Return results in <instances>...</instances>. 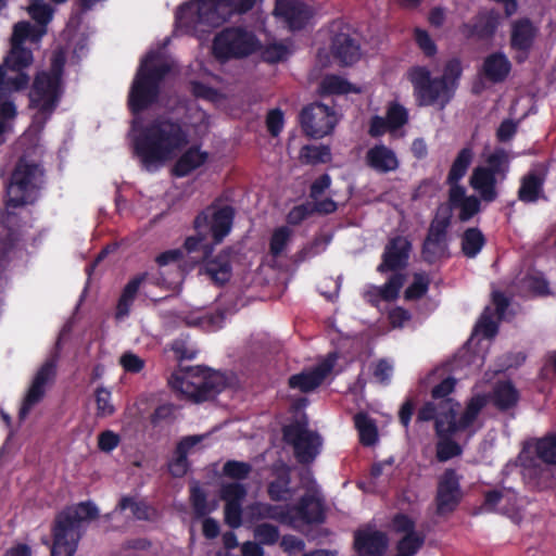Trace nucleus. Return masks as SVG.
<instances>
[{
  "instance_id": "obj_58",
  "label": "nucleus",
  "mask_w": 556,
  "mask_h": 556,
  "mask_svg": "<svg viewBox=\"0 0 556 556\" xmlns=\"http://www.w3.org/2000/svg\"><path fill=\"white\" fill-rule=\"evenodd\" d=\"M414 38L425 56L433 58L437 54L438 47L427 30L416 28L414 31Z\"/></svg>"
},
{
  "instance_id": "obj_29",
  "label": "nucleus",
  "mask_w": 556,
  "mask_h": 556,
  "mask_svg": "<svg viewBox=\"0 0 556 556\" xmlns=\"http://www.w3.org/2000/svg\"><path fill=\"white\" fill-rule=\"evenodd\" d=\"M202 441L201 435L184 437L175 447V457L168 463V472L174 478L184 477L190 467L189 451Z\"/></svg>"
},
{
  "instance_id": "obj_31",
  "label": "nucleus",
  "mask_w": 556,
  "mask_h": 556,
  "mask_svg": "<svg viewBox=\"0 0 556 556\" xmlns=\"http://www.w3.org/2000/svg\"><path fill=\"white\" fill-rule=\"evenodd\" d=\"M421 257L429 265L448 257L447 236L427 231L426 238L421 244Z\"/></svg>"
},
{
  "instance_id": "obj_22",
  "label": "nucleus",
  "mask_w": 556,
  "mask_h": 556,
  "mask_svg": "<svg viewBox=\"0 0 556 556\" xmlns=\"http://www.w3.org/2000/svg\"><path fill=\"white\" fill-rule=\"evenodd\" d=\"M353 546L359 556H382L388 547V538L381 531L357 530Z\"/></svg>"
},
{
  "instance_id": "obj_61",
  "label": "nucleus",
  "mask_w": 556,
  "mask_h": 556,
  "mask_svg": "<svg viewBox=\"0 0 556 556\" xmlns=\"http://www.w3.org/2000/svg\"><path fill=\"white\" fill-rule=\"evenodd\" d=\"M97 415L111 416L115 409L111 404V392L105 388H98L96 391Z\"/></svg>"
},
{
  "instance_id": "obj_16",
  "label": "nucleus",
  "mask_w": 556,
  "mask_h": 556,
  "mask_svg": "<svg viewBox=\"0 0 556 556\" xmlns=\"http://www.w3.org/2000/svg\"><path fill=\"white\" fill-rule=\"evenodd\" d=\"M292 528L298 523L312 526L320 525L326 520V506L324 498L317 491L305 492L299 501L290 506Z\"/></svg>"
},
{
  "instance_id": "obj_8",
  "label": "nucleus",
  "mask_w": 556,
  "mask_h": 556,
  "mask_svg": "<svg viewBox=\"0 0 556 556\" xmlns=\"http://www.w3.org/2000/svg\"><path fill=\"white\" fill-rule=\"evenodd\" d=\"M328 58L340 67H350L362 58V45L356 29L342 18L328 25Z\"/></svg>"
},
{
  "instance_id": "obj_43",
  "label": "nucleus",
  "mask_w": 556,
  "mask_h": 556,
  "mask_svg": "<svg viewBox=\"0 0 556 556\" xmlns=\"http://www.w3.org/2000/svg\"><path fill=\"white\" fill-rule=\"evenodd\" d=\"M355 426L358 430L359 442L364 446H372L378 441V429L376 424L364 414L355 416Z\"/></svg>"
},
{
  "instance_id": "obj_54",
  "label": "nucleus",
  "mask_w": 556,
  "mask_h": 556,
  "mask_svg": "<svg viewBox=\"0 0 556 556\" xmlns=\"http://www.w3.org/2000/svg\"><path fill=\"white\" fill-rule=\"evenodd\" d=\"M429 279L424 274H415L413 282L406 288L404 296L406 300H419L429 289Z\"/></svg>"
},
{
  "instance_id": "obj_48",
  "label": "nucleus",
  "mask_w": 556,
  "mask_h": 556,
  "mask_svg": "<svg viewBox=\"0 0 556 556\" xmlns=\"http://www.w3.org/2000/svg\"><path fill=\"white\" fill-rule=\"evenodd\" d=\"M29 16L43 29L53 18V9L42 0H33L28 9Z\"/></svg>"
},
{
  "instance_id": "obj_51",
  "label": "nucleus",
  "mask_w": 556,
  "mask_h": 556,
  "mask_svg": "<svg viewBox=\"0 0 556 556\" xmlns=\"http://www.w3.org/2000/svg\"><path fill=\"white\" fill-rule=\"evenodd\" d=\"M290 236L291 230L287 226H281L274 230L269 240V253L274 257L281 255L290 240Z\"/></svg>"
},
{
  "instance_id": "obj_7",
  "label": "nucleus",
  "mask_w": 556,
  "mask_h": 556,
  "mask_svg": "<svg viewBox=\"0 0 556 556\" xmlns=\"http://www.w3.org/2000/svg\"><path fill=\"white\" fill-rule=\"evenodd\" d=\"M45 169L41 165L18 159L8 185L7 206L12 208L34 204L45 182Z\"/></svg>"
},
{
  "instance_id": "obj_62",
  "label": "nucleus",
  "mask_w": 556,
  "mask_h": 556,
  "mask_svg": "<svg viewBox=\"0 0 556 556\" xmlns=\"http://www.w3.org/2000/svg\"><path fill=\"white\" fill-rule=\"evenodd\" d=\"M225 522L232 529L242 525V504L226 503L224 507Z\"/></svg>"
},
{
  "instance_id": "obj_30",
  "label": "nucleus",
  "mask_w": 556,
  "mask_h": 556,
  "mask_svg": "<svg viewBox=\"0 0 556 556\" xmlns=\"http://www.w3.org/2000/svg\"><path fill=\"white\" fill-rule=\"evenodd\" d=\"M511 71V63L503 52L489 54L482 64L483 76L493 84L503 83Z\"/></svg>"
},
{
  "instance_id": "obj_21",
  "label": "nucleus",
  "mask_w": 556,
  "mask_h": 556,
  "mask_svg": "<svg viewBox=\"0 0 556 556\" xmlns=\"http://www.w3.org/2000/svg\"><path fill=\"white\" fill-rule=\"evenodd\" d=\"M336 356L328 357L309 370H304L292 375L288 384L291 389H298L303 393H308L317 389L332 371Z\"/></svg>"
},
{
  "instance_id": "obj_37",
  "label": "nucleus",
  "mask_w": 556,
  "mask_h": 556,
  "mask_svg": "<svg viewBox=\"0 0 556 556\" xmlns=\"http://www.w3.org/2000/svg\"><path fill=\"white\" fill-rule=\"evenodd\" d=\"M291 475L287 467L275 470V479L267 484V495L273 502H285L292 494Z\"/></svg>"
},
{
  "instance_id": "obj_11",
  "label": "nucleus",
  "mask_w": 556,
  "mask_h": 556,
  "mask_svg": "<svg viewBox=\"0 0 556 556\" xmlns=\"http://www.w3.org/2000/svg\"><path fill=\"white\" fill-rule=\"evenodd\" d=\"M255 3L256 0H198L195 5L186 3L179 7L177 18H182V14L195 9L192 22L217 27L226 21L218 12L220 7L228 8L232 13L245 14Z\"/></svg>"
},
{
  "instance_id": "obj_2",
  "label": "nucleus",
  "mask_w": 556,
  "mask_h": 556,
  "mask_svg": "<svg viewBox=\"0 0 556 556\" xmlns=\"http://www.w3.org/2000/svg\"><path fill=\"white\" fill-rule=\"evenodd\" d=\"M463 75L458 58L448 60L442 75L433 77L425 65H414L407 71V79L413 86V96L419 106H438L443 110L455 97Z\"/></svg>"
},
{
  "instance_id": "obj_44",
  "label": "nucleus",
  "mask_w": 556,
  "mask_h": 556,
  "mask_svg": "<svg viewBox=\"0 0 556 556\" xmlns=\"http://www.w3.org/2000/svg\"><path fill=\"white\" fill-rule=\"evenodd\" d=\"M535 453L543 463L556 465V432L539 439Z\"/></svg>"
},
{
  "instance_id": "obj_38",
  "label": "nucleus",
  "mask_w": 556,
  "mask_h": 556,
  "mask_svg": "<svg viewBox=\"0 0 556 556\" xmlns=\"http://www.w3.org/2000/svg\"><path fill=\"white\" fill-rule=\"evenodd\" d=\"M473 160V151L470 147L463 148L453 161L446 177L450 188L462 187L459 181L465 177Z\"/></svg>"
},
{
  "instance_id": "obj_64",
  "label": "nucleus",
  "mask_w": 556,
  "mask_h": 556,
  "mask_svg": "<svg viewBox=\"0 0 556 556\" xmlns=\"http://www.w3.org/2000/svg\"><path fill=\"white\" fill-rule=\"evenodd\" d=\"M121 443V437L112 430H104L98 435V448L103 453H111Z\"/></svg>"
},
{
  "instance_id": "obj_41",
  "label": "nucleus",
  "mask_w": 556,
  "mask_h": 556,
  "mask_svg": "<svg viewBox=\"0 0 556 556\" xmlns=\"http://www.w3.org/2000/svg\"><path fill=\"white\" fill-rule=\"evenodd\" d=\"M544 178L538 173L530 172L521 179L518 199L525 203L536 202L543 192Z\"/></svg>"
},
{
  "instance_id": "obj_4",
  "label": "nucleus",
  "mask_w": 556,
  "mask_h": 556,
  "mask_svg": "<svg viewBox=\"0 0 556 556\" xmlns=\"http://www.w3.org/2000/svg\"><path fill=\"white\" fill-rule=\"evenodd\" d=\"M156 55L151 52L141 61L132 79L127 105L134 116L140 115L146 110L157 103L161 93V84L170 72L166 62L154 64Z\"/></svg>"
},
{
  "instance_id": "obj_6",
  "label": "nucleus",
  "mask_w": 556,
  "mask_h": 556,
  "mask_svg": "<svg viewBox=\"0 0 556 556\" xmlns=\"http://www.w3.org/2000/svg\"><path fill=\"white\" fill-rule=\"evenodd\" d=\"M169 384L192 402L202 403L215 399L226 388V379L218 371L195 366L181 375L173 374Z\"/></svg>"
},
{
  "instance_id": "obj_10",
  "label": "nucleus",
  "mask_w": 556,
  "mask_h": 556,
  "mask_svg": "<svg viewBox=\"0 0 556 556\" xmlns=\"http://www.w3.org/2000/svg\"><path fill=\"white\" fill-rule=\"evenodd\" d=\"M485 166H477L470 177V186L479 192L481 199L491 203L494 202L498 192L496 190L497 176L503 180L509 170V157L507 152L497 148L486 160Z\"/></svg>"
},
{
  "instance_id": "obj_27",
  "label": "nucleus",
  "mask_w": 556,
  "mask_h": 556,
  "mask_svg": "<svg viewBox=\"0 0 556 556\" xmlns=\"http://www.w3.org/2000/svg\"><path fill=\"white\" fill-rule=\"evenodd\" d=\"M208 160V153L202 151L200 146H191L176 160L172 168V175L182 178L203 166Z\"/></svg>"
},
{
  "instance_id": "obj_13",
  "label": "nucleus",
  "mask_w": 556,
  "mask_h": 556,
  "mask_svg": "<svg viewBox=\"0 0 556 556\" xmlns=\"http://www.w3.org/2000/svg\"><path fill=\"white\" fill-rule=\"evenodd\" d=\"M235 217V210L230 205L216 206L214 204L202 210L193 220L197 232L211 233L215 243H220L230 232Z\"/></svg>"
},
{
  "instance_id": "obj_47",
  "label": "nucleus",
  "mask_w": 556,
  "mask_h": 556,
  "mask_svg": "<svg viewBox=\"0 0 556 556\" xmlns=\"http://www.w3.org/2000/svg\"><path fill=\"white\" fill-rule=\"evenodd\" d=\"M330 149L327 146H304L300 152L302 163L316 165L330 160Z\"/></svg>"
},
{
  "instance_id": "obj_3",
  "label": "nucleus",
  "mask_w": 556,
  "mask_h": 556,
  "mask_svg": "<svg viewBox=\"0 0 556 556\" xmlns=\"http://www.w3.org/2000/svg\"><path fill=\"white\" fill-rule=\"evenodd\" d=\"M99 516L92 502H80L56 514L51 532V556H74L80 540V525Z\"/></svg>"
},
{
  "instance_id": "obj_32",
  "label": "nucleus",
  "mask_w": 556,
  "mask_h": 556,
  "mask_svg": "<svg viewBox=\"0 0 556 556\" xmlns=\"http://www.w3.org/2000/svg\"><path fill=\"white\" fill-rule=\"evenodd\" d=\"M498 27V17L493 13L479 14L473 23L463 25L467 38L486 40L494 36Z\"/></svg>"
},
{
  "instance_id": "obj_35",
  "label": "nucleus",
  "mask_w": 556,
  "mask_h": 556,
  "mask_svg": "<svg viewBox=\"0 0 556 556\" xmlns=\"http://www.w3.org/2000/svg\"><path fill=\"white\" fill-rule=\"evenodd\" d=\"M486 245V237L478 227H468L460 235V252L467 258H476Z\"/></svg>"
},
{
  "instance_id": "obj_42",
  "label": "nucleus",
  "mask_w": 556,
  "mask_h": 556,
  "mask_svg": "<svg viewBox=\"0 0 556 556\" xmlns=\"http://www.w3.org/2000/svg\"><path fill=\"white\" fill-rule=\"evenodd\" d=\"M321 90L327 94L357 93L359 89L339 75H327L321 81Z\"/></svg>"
},
{
  "instance_id": "obj_49",
  "label": "nucleus",
  "mask_w": 556,
  "mask_h": 556,
  "mask_svg": "<svg viewBox=\"0 0 556 556\" xmlns=\"http://www.w3.org/2000/svg\"><path fill=\"white\" fill-rule=\"evenodd\" d=\"M253 535L261 545H275L280 538L279 528L273 523L262 522L254 527Z\"/></svg>"
},
{
  "instance_id": "obj_24",
  "label": "nucleus",
  "mask_w": 556,
  "mask_h": 556,
  "mask_svg": "<svg viewBox=\"0 0 556 556\" xmlns=\"http://www.w3.org/2000/svg\"><path fill=\"white\" fill-rule=\"evenodd\" d=\"M365 163L378 174L395 172L400 167L396 153L383 143L375 144L367 150Z\"/></svg>"
},
{
  "instance_id": "obj_33",
  "label": "nucleus",
  "mask_w": 556,
  "mask_h": 556,
  "mask_svg": "<svg viewBox=\"0 0 556 556\" xmlns=\"http://www.w3.org/2000/svg\"><path fill=\"white\" fill-rule=\"evenodd\" d=\"M116 509L121 511L130 509L132 517L140 521L154 522L160 518V513L154 506L143 500L137 501L134 496L129 495L121 497Z\"/></svg>"
},
{
  "instance_id": "obj_15",
  "label": "nucleus",
  "mask_w": 556,
  "mask_h": 556,
  "mask_svg": "<svg viewBox=\"0 0 556 556\" xmlns=\"http://www.w3.org/2000/svg\"><path fill=\"white\" fill-rule=\"evenodd\" d=\"M488 401L485 395L477 394L470 397L467 402L465 410L457 418L460 404L453 399L444 401L441 418L450 424V431H466L477 420L479 414L486 405Z\"/></svg>"
},
{
  "instance_id": "obj_1",
  "label": "nucleus",
  "mask_w": 556,
  "mask_h": 556,
  "mask_svg": "<svg viewBox=\"0 0 556 556\" xmlns=\"http://www.w3.org/2000/svg\"><path fill=\"white\" fill-rule=\"evenodd\" d=\"M131 130L134 155L141 167L150 173L172 161L189 143V129L181 117L160 114L143 123L134 118Z\"/></svg>"
},
{
  "instance_id": "obj_28",
  "label": "nucleus",
  "mask_w": 556,
  "mask_h": 556,
  "mask_svg": "<svg viewBox=\"0 0 556 556\" xmlns=\"http://www.w3.org/2000/svg\"><path fill=\"white\" fill-rule=\"evenodd\" d=\"M536 28L529 18L515 21L511 25L510 48L528 55L536 37Z\"/></svg>"
},
{
  "instance_id": "obj_9",
  "label": "nucleus",
  "mask_w": 556,
  "mask_h": 556,
  "mask_svg": "<svg viewBox=\"0 0 556 556\" xmlns=\"http://www.w3.org/2000/svg\"><path fill=\"white\" fill-rule=\"evenodd\" d=\"M260 42L256 36L242 27H226L212 42V54L220 63L242 59L254 53Z\"/></svg>"
},
{
  "instance_id": "obj_50",
  "label": "nucleus",
  "mask_w": 556,
  "mask_h": 556,
  "mask_svg": "<svg viewBox=\"0 0 556 556\" xmlns=\"http://www.w3.org/2000/svg\"><path fill=\"white\" fill-rule=\"evenodd\" d=\"M405 282V275L401 273L392 274L387 282L379 287V294L382 301L392 302L399 298L400 291Z\"/></svg>"
},
{
  "instance_id": "obj_34",
  "label": "nucleus",
  "mask_w": 556,
  "mask_h": 556,
  "mask_svg": "<svg viewBox=\"0 0 556 556\" xmlns=\"http://www.w3.org/2000/svg\"><path fill=\"white\" fill-rule=\"evenodd\" d=\"M148 277L147 273L139 274L131 278L123 288L119 299L116 305L115 317L117 319H123L127 317L130 313V308L134 304V301L138 294L140 286L143 281H146Z\"/></svg>"
},
{
  "instance_id": "obj_25",
  "label": "nucleus",
  "mask_w": 556,
  "mask_h": 556,
  "mask_svg": "<svg viewBox=\"0 0 556 556\" xmlns=\"http://www.w3.org/2000/svg\"><path fill=\"white\" fill-rule=\"evenodd\" d=\"M248 514L250 521L275 520L280 525L292 526L290 505L254 502L249 506Z\"/></svg>"
},
{
  "instance_id": "obj_20",
  "label": "nucleus",
  "mask_w": 556,
  "mask_h": 556,
  "mask_svg": "<svg viewBox=\"0 0 556 556\" xmlns=\"http://www.w3.org/2000/svg\"><path fill=\"white\" fill-rule=\"evenodd\" d=\"M410 251L412 242L406 237L396 236L391 238L384 248L382 261L377 270L379 273H397L406 268Z\"/></svg>"
},
{
  "instance_id": "obj_40",
  "label": "nucleus",
  "mask_w": 556,
  "mask_h": 556,
  "mask_svg": "<svg viewBox=\"0 0 556 556\" xmlns=\"http://www.w3.org/2000/svg\"><path fill=\"white\" fill-rule=\"evenodd\" d=\"M519 392L511 381L497 382L493 390V404L502 412H506L517 405Z\"/></svg>"
},
{
  "instance_id": "obj_60",
  "label": "nucleus",
  "mask_w": 556,
  "mask_h": 556,
  "mask_svg": "<svg viewBox=\"0 0 556 556\" xmlns=\"http://www.w3.org/2000/svg\"><path fill=\"white\" fill-rule=\"evenodd\" d=\"M289 53L288 47L283 43H271L263 50L262 58L267 63L276 64L287 60Z\"/></svg>"
},
{
  "instance_id": "obj_36",
  "label": "nucleus",
  "mask_w": 556,
  "mask_h": 556,
  "mask_svg": "<svg viewBox=\"0 0 556 556\" xmlns=\"http://www.w3.org/2000/svg\"><path fill=\"white\" fill-rule=\"evenodd\" d=\"M205 271L212 280L223 286L231 278L232 267L229 253L223 251L205 264Z\"/></svg>"
},
{
  "instance_id": "obj_52",
  "label": "nucleus",
  "mask_w": 556,
  "mask_h": 556,
  "mask_svg": "<svg viewBox=\"0 0 556 556\" xmlns=\"http://www.w3.org/2000/svg\"><path fill=\"white\" fill-rule=\"evenodd\" d=\"M190 502L198 518L205 517L212 511L207 504L206 493L198 485L190 489Z\"/></svg>"
},
{
  "instance_id": "obj_63",
  "label": "nucleus",
  "mask_w": 556,
  "mask_h": 556,
  "mask_svg": "<svg viewBox=\"0 0 556 556\" xmlns=\"http://www.w3.org/2000/svg\"><path fill=\"white\" fill-rule=\"evenodd\" d=\"M16 233L7 226H0V258H4L15 247Z\"/></svg>"
},
{
  "instance_id": "obj_23",
  "label": "nucleus",
  "mask_w": 556,
  "mask_h": 556,
  "mask_svg": "<svg viewBox=\"0 0 556 556\" xmlns=\"http://www.w3.org/2000/svg\"><path fill=\"white\" fill-rule=\"evenodd\" d=\"M480 198L476 195H466L465 187H454L448 190L450 211L458 208V219L462 223L469 222L481 211Z\"/></svg>"
},
{
  "instance_id": "obj_57",
  "label": "nucleus",
  "mask_w": 556,
  "mask_h": 556,
  "mask_svg": "<svg viewBox=\"0 0 556 556\" xmlns=\"http://www.w3.org/2000/svg\"><path fill=\"white\" fill-rule=\"evenodd\" d=\"M444 401H440L438 404L433 402H426L417 413L418 421H430L434 420V430L437 431V424L439 418L441 417V413L444 412L443 404Z\"/></svg>"
},
{
  "instance_id": "obj_5",
  "label": "nucleus",
  "mask_w": 556,
  "mask_h": 556,
  "mask_svg": "<svg viewBox=\"0 0 556 556\" xmlns=\"http://www.w3.org/2000/svg\"><path fill=\"white\" fill-rule=\"evenodd\" d=\"M64 55L54 54L49 70L38 72L33 80L28 94L29 108L37 110L36 117L43 122L54 113L64 93Z\"/></svg>"
},
{
  "instance_id": "obj_39",
  "label": "nucleus",
  "mask_w": 556,
  "mask_h": 556,
  "mask_svg": "<svg viewBox=\"0 0 556 556\" xmlns=\"http://www.w3.org/2000/svg\"><path fill=\"white\" fill-rule=\"evenodd\" d=\"M34 56L29 48L18 40H12L11 49L4 59V66L12 72H21L33 64Z\"/></svg>"
},
{
  "instance_id": "obj_45",
  "label": "nucleus",
  "mask_w": 556,
  "mask_h": 556,
  "mask_svg": "<svg viewBox=\"0 0 556 556\" xmlns=\"http://www.w3.org/2000/svg\"><path fill=\"white\" fill-rule=\"evenodd\" d=\"M408 111L399 102H391L386 112V119L389 124V131H395L408 123Z\"/></svg>"
},
{
  "instance_id": "obj_46",
  "label": "nucleus",
  "mask_w": 556,
  "mask_h": 556,
  "mask_svg": "<svg viewBox=\"0 0 556 556\" xmlns=\"http://www.w3.org/2000/svg\"><path fill=\"white\" fill-rule=\"evenodd\" d=\"M425 535L421 533L405 534L396 544L395 556H414L422 547Z\"/></svg>"
},
{
  "instance_id": "obj_53",
  "label": "nucleus",
  "mask_w": 556,
  "mask_h": 556,
  "mask_svg": "<svg viewBox=\"0 0 556 556\" xmlns=\"http://www.w3.org/2000/svg\"><path fill=\"white\" fill-rule=\"evenodd\" d=\"M252 471V466L245 462L239 460H227L223 466L224 476L235 479V480H244L249 477Z\"/></svg>"
},
{
  "instance_id": "obj_56",
  "label": "nucleus",
  "mask_w": 556,
  "mask_h": 556,
  "mask_svg": "<svg viewBox=\"0 0 556 556\" xmlns=\"http://www.w3.org/2000/svg\"><path fill=\"white\" fill-rule=\"evenodd\" d=\"M452 223V213L450 208H439L435 216L430 223L428 231L433 233H440L443 236H447L448 228Z\"/></svg>"
},
{
  "instance_id": "obj_19",
  "label": "nucleus",
  "mask_w": 556,
  "mask_h": 556,
  "mask_svg": "<svg viewBox=\"0 0 556 556\" xmlns=\"http://www.w3.org/2000/svg\"><path fill=\"white\" fill-rule=\"evenodd\" d=\"M273 13L292 31L304 29L314 14L311 7L300 0H275Z\"/></svg>"
},
{
  "instance_id": "obj_17",
  "label": "nucleus",
  "mask_w": 556,
  "mask_h": 556,
  "mask_svg": "<svg viewBox=\"0 0 556 556\" xmlns=\"http://www.w3.org/2000/svg\"><path fill=\"white\" fill-rule=\"evenodd\" d=\"M460 478L453 468L446 469L438 482L437 514L453 513L462 501Z\"/></svg>"
},
{
  "instance_id": "obj_14",
  "label": "nucleus",
  "mask_w": 556,
  "mask_h": 556,
  "mask_svg": "<svg viewBox=\"0 0 556 556\" xmlns=\"http://www.w3.org/2000/svg\"><path fill=\"white\" fill-rule=\"evenodd\" d=\"M338 118L333 108L321 102L304 106L300 113L303 132L313 139H320L332 132Z\"/></svg>"
},
{
  "instance_id": "obj_26",
  "label": "nucleus",
  "mask_w": 556,
  "mask_h": 556,
  "mask_svg": "<svg viewBox=\"0 0 556 556\" xmlns=\"http://www.w3.org/2000/svg\"><path fill=\"white\" fill-rule=\"evenodd\" d=\"M450 424L440 417L435 432L439 439L435 445V457L440 463H445L463 453L462 446L453 440L459 431H450Z\"/></svg>"
},
{
  "instance_id": "obj_59",
  "label": "nucleus",
  "mask_w": 556,
  "mask_h": 556,
  "mask_svg": "<svg viewBox=\"0 0 556 556\" xmlns=\"http://www.w3.org/2000/svg\"><path fill=\"white\" fill-rule=\"evenodd\" d=\"M206 232H198V236L186 238L184 248L188 253L202 252V257L206 258L211 253V247L205 242Z\"/></svg>"
},
{
  "instance_id": "obj_18",
  "label": "nucleus",
  "mask_w": 556,
  "mask_h": 556,
  "mask_svg": "<svg viewBox=\"0 0 556 556\" xmlns=\"http://www.w3.org/2000/svg\"><path fill=\"white\" fill-rule=\"evenodd\" d=\"M56 376V363L54 359L46 361L37 370L33 382L23 400L18 412L20 419H25L30 409L38 404L46 394V386L52 382Z\"/></svg>"
},
{
  "instance_id": "obj_12",
  "label": "nucleus",
  "mask_w": 556,
  "mask_h": 556,
  "mask_svg": "<svg viewBox=\"0 0 556 556\" xmlns=\"http://www.w3.org/2000/svg\"><path fill=\"white\" fill-rule=\"evenodd\" d=\"M282 437L287 444L293 446L294 456L300 464H311L319 454L320 435L308 430L303 422L296 421L285 426Z\"/></svg>"
},
{
  "instance_id": "obj_55",
  "label": "nucleus",
  "mask_w": 556,
  "mask_h": 556,
  "mask_svg": "<svg viewBox=\"0 0 556 556\" xmlns=\"http://www.w3.org/2000/svg\"><path fill=\"white\" fill-rule=\"evenodd\" d=\"M247 496V489L239 482L223 484L220 488V498L226 503H240Z\"/></svg>"
}]
</instances>
